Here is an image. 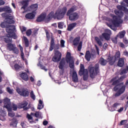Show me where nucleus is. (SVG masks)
I'll return each instance as SVG.
<instances>
[{
    "mask_svg": "<svg viewBox=\"0 0 128 128\" xmlns=\"http://www.w3.org/2000/svg\"><path fill=\"white\" fill-rule=\"evenodd\" d=\"M1 28H10V24H8L6 21V22H2L0 24Z\"/></svg>",
    "mask_w": 128,
    "mask_h": 128,
    "instance_id": "bb28decb",
    "label": "nucleus"
},
{
    "mask_svg": "<svg viewBox=\"0 0 128 128\" xmlns=\"http://www.w3.org/2000/svg\"><path fill=\"white\" fill-rule=\"evenodd\" d=\"M113 20H112V24L114 26H118L122 24V20L120 18H118L116 16L114 15L112 16Z\"/></svg>",
    "mask_w": 128,
    "mask_h": 128,
    "instance_id": "9d476101",
    "label": "nucleus"
},
{
    "mask_svg": "<svg viewBox=\"0 0 128 128\" xmlns=\"http://www.w3.org/2000/svg\"><path fill=\"white\" fill-rule=\"evenodd\" d=\"M26 34L27 36H30L32 34V30L29 29L26 32Z\"/></svg>",
    "mask_w": 128,
    "mask_h": 128,
    "instance_id": "8fccbe9b",
    "label": "nucleus"
},
{
    "mask_svg": "<svg viewBox=\"0 0 128 128\" xmlns=\"http://www.w3.org/2000/svg\"><path fill=\"white\" fill-rule=\"evenodd\" d=\"M100 62L101 66H104L106 65V64H108V61L104 60V58H101L100 60Z\"/></svg>",
    "mask_w": 128,
    "mask_h": 128,
    "instance_id": "473e14b6",
    "label": "nucleus"
},
{
    "mask_svg": "<svg viewBox=\"0 0 128 128\" xmlns=\"http://www.w3.org/2000/svg\"><path fill=\"white\" fill-rule=\"evenodd\" d=\"M76 6H72L69 10H68L66 16H70L72 12H76Z\"/></svg>",
    "mask_w": 128,
    "mask_h": 128,
    "instance_id": "c756f323",
    "label": "nucleus"
},
{
    "mask_svg": "<svg viewBox=\"0 0 128 128\" xmlns=\"http://www.w3.org/2000/svg\"><path fill=\"white\" fill-rule=\"evenodd\" d=\"M16 90L17 92L22 96H28L30 94V92H28V90L27 89L24 88L22 90H20V88H18Z\"/></svg>",
    "mask_w": 128,
    "mask_h": 128,
    "instance_id": "9b49d317",
    "label": "nucleus"
},
{
    "mask_svg": "<svg viewBox=\"0 0 128 128\" xmlns=\"http://www.w3.org/2000/svg\"><path fill=\"white\" fill-rule=\"evenodd\" d=\"M67 16H69L70 20H72V22H75V20H78V18H80L78 14L76 12L72 13L69 15Z\"/></svg>",
    "mask_w": 128,
    "mask_h": 128,
    "instance_id": "ddd939ff",
    "label": "nucleus"
},
{
    "mask_svg": "<svg viewBox=\"0 0 128 128\" xmlns=\"http://www.w3.org/2000/svg\"><path fill=\"white\" fill-rule=\"evenodd\" d=\"M42 124L44 126H48V122L47 120H44Z\"/></svg>",
    "mask_w": 128,
    "mask_h": 128,
    "instance_id": "774afa93",
    "label": "nucleus"
},
{
    "mask_svg": "<svg viewBox=\"0 0 128 128\" xmlns=\"http://www.w3.org/2000/svg\"><path fill=\"white\" fill-rule=\"evenodd\" d=\"M43 102L42 100H39V104L38 106V110H42L44 108V104H42Z\"/></svg>",
    "mask_w": 128,
    "mask_h": 128,
    "instance_id": "e433bc0d",
    "label": "nucleus"
},
{
    "mask_svg": "<svg viewBox=\"0 0 128 128\" xmlns=\"http://www.w3.org/2000/svg\"><path fill=\"white\" fill-rule=\"evenodd\" d=\"M26 118L29 120H32V116L30 114H27Z\"/></svg>",
    "mask_w": 128,
    "mask_h": 128,
    "instance_id": "680f3d73",
    "label": "nucleus"
},
{
    "mask_svg": "<svg viewBox=\"0 0 128 128\" xmlns=\"http://www.w3.org/2000/svg\"><path fill=\"white\" fill-rule=\"evenodd\" d=\"M94 46L96 48V51L97 52L98 56L100 55V49H99L98 47V46H96V44H95Z\"/></svg>",
    "mask_w": 128,
    "mask_h": 128,
    "instance_id": "6e6d98bb",
    "label": "nucleus"
},
{
    "mask_svg": "<svg viewBox=\"0 0 128 128\" xmlns=\"http://www.w3.org/2000/svg\"><path fill=\"white\" fill-rule=\"evenodd\" d=\"M30 8L31 10H33L32 12H36V10H38V4H35L30 6Z\"/></svg>",
    "mask_w": 128,
    "mask_h": 128,
    "instance_id": "2f4dec72",
    "label": "nucleus"
},
{
    "mask_svg": "<svg viewBox=\"0 0 128 128\" xmlns=\"http://www.w3.org/2000/svg\"><path fill=\"white\" fill-rule=\"evenodd\" d=\"M34 12H32V13H28L26 14L25 18L28 20H34L36 17V14H34Z\"/></svg>",
    "mask_w": 128,
    "mask_h": 128,
    "instance_id": "f3484780",
    "label": "nucleus"
},
{
    "mask_svg": "<svg viewBox=\"0 0 128 128\" xmlns=\"http://www.w3.org/2000/svg\"><path fill=\"white\" fill-rule=\"evenodd\" d=\"M64 22H60L58 23V28L60 29L64 28Z\"/></svg>",
    "mask_w": 128,
    "mask_h": 128,
    "instance_id": "37998d69",
    "label": "nucleus"
},
{
    "mask_svg": "<svg viewBox=\"0 0 128 128\" xmlns=\"http://www.w3.org/2000/svg\"><path fill=\"white\" fill-rule=\"evenodd\" d=\"M120 104L118 103V102H116L114 103L113 106H112V108H117Z\"/></svg>",
    "mask_w": 128,
    "mask_h": 128,
    "instance_id": "864d4df0",
    "label": "nucleus"
},
{
    "mask_svg": "<svg viewBox=\"0 0 128 128\" xmlns=\"http://www.w3.org/2000/svg\"><path fill=\"white\" fill-rule=\"evenodd\" d=\"M28 104V102L26 101H24L20 104V106L21 108H23L24 110H28L29 108H26V106Z\"/></svg>",
    "mask_w": 128,
    "mask_h": 128,
    "instance_id": "b1692460",
    "label": "nucleus"
},
{
    "mask_svg": "<svg viewBox=\"0 0 128 128\" xmlns=\"http://www.w3.org/2000/svg\"><path fill=\"white\" fill-rule=\"evenodd\" d=\"M4 40L6 44H10V42H12V40L10 36H4Z\"/></svg>",
    "mask_w": 128,
    "mask_h": 128,
    "instance_id": "c85d7f7f",
    "label": "nucleus"
},
{
    "mask_svg": "<svg viewBox=\"0 0 128 128\" xmlns=\"http://www.w3.org/2000/svg\"><path fill=\"white\" fill-rule=\"evenodd\" d=\"M113 56L116 60H118L120 58V50L117 51L115 53L114 56Z\"/></svg>",
    "mask_w": 128,
    "mask_h": 128,
    "instance_id": "72a5a7b5",
    "label": "nucleus"
},
{
    "mask_svg": "<svg viewBox=\"0 0 128 128\" xmlns=\"http://www.w3.org/2000/svg\"><path fill=\"white\" fill-rule=\"evenodd\" d=\"M126 34V31L122 30L116 36L117 38H124V35Z\"/></svg>",
    "mask_w": 128,
    "mask_h": 128,
    "instance_id": "7c9ffc66",
    "label": "nucleus"
},
{
    "mask_svg": "<svg viewBox=\"0 0 128 128\" xmlns=\"http://www.w3.org/2000/svg\"><path fill=\"white\" fill-rule=\"evenodd\" d=\"M108 46V44L104 43L103 45V48L104 50H106Z\"/></svg>",
    "mask_w": 128,
    "mask_h": 128,
    "instance_id": "69168bd1",
    "label": "nucleus"
},
{
    "mask_svg": "<svg viewBox=\"0 0 128 128\" xmlns=\"http://www.w3.org/2000/svg\"><path fill=\"white\" fill-rule=\"evenodd\" d=\"M1 16L2 18H5L6 20L10 16V15H8L6 12L2 13Z\"/></svg>",
    "mask_w": 128,
    "mask_h": 128,
    "instance_id": "a19ab883",
    "label": "nucleus"
},
{
    "mask_svg": "<svg viewBox=\"0 0 128 128\" xmlns=\"http://www.w3.org/2000/svg\"><path fill=\"white\" fill-rule=\"evenodd\" d=\"M92 58V55H90V50H87L86 52L85 58L87 62H90Z\"/></svg>",
    "mask_w": 128,
    "mask_h": 128,
    "instance_id": "cd10ccee",
    "label": "nucleus"
},
{
    "mask_svg": "<svg viewBox=\"0 0 128 128\" xmlns=\"http://www.w3.org/2000/svg\"><path fill=\"white\" fill-rule=\"evenodd\" d=\"M116 8L118 10H122V8H124V6H122L120 5H118L116 6Z\"/></svg>",
    "mask_w": 128,
    "mask_h": 128,
    "instance_id": "13d9d810",
    "label": "nucleus"
},
{
    "mask_svg": "<svg viewBox=\"0 0 128 128\" xmlns=\"http://www.w3.org/2000/svg\"><path fill=\"white\" fill-rule=\"evenodd\" d=\"M45 32L46 34V38L48 39V40H50V32L48 30H45Z\"/></svg>",
    "mask_w": 128,
    "mask_h": 128,
    "instance_id": "c03bdc74",
    "label": "nucleus"
},
{
    "mask_svg": "<svg viewBox=\"0 0 128 128\" xmlns=\"http://www.w3.org/2000/svg\"><path fill=\"white\" fill-rule=\"evenodd\" d=\"M117 66L119 68H122L124 66V58H121L118 60Z\"/></svg>",
    "mask_w": 128,
    "mask_h": 128,
    "instance_id": "dca6fc26",
    "label": "nucleus"
},
{
    "mask_svg": "<svg viewBox=\"0 0 128 128\" xmlns=\"http://www.w3.org/2000/svg\"><path fill=\"white\" fill-rule=\"evenodd\" d=\"M12 108H13V110H18V106H16V104H14Z\"/></svg>",
    "mask_w": 128,
    "mask_h": 128,
    "instance_id": "052dcab7",
    "label": "nucleus"
},
{
    "mask_svg": "<svg viewBox=\"0 0 128 128\" xmlns=\"http://www.w3.org/2000/svg\"><path fill=\"white\" fill-rule=\"evenodd\" d=\"M6 22L8 24H14V16H10L6 19Z\"/></svg>",
    "mask_w": 128,
    "mask_h": 128,
    "instance_id": "393cba45",
    "label": "nucleus"
},
{
    "mask_svg": "<svg viewBox=\"0 0 128 128\" xmlns=\"http://www.w3.org/2000/svg\"><path fill=\"white\" fill-rule=\"evenodd\" d=\"M88 70L90 78H94L96 76L98 75V74H100V65L96 64L94 67L92 66H89Z\"/></svg>",
    "mask_w": 128,
    "mask_h": 128,
    "instance_id": "20e7f679",
    "label": "nucleus"
},
{
    "mask_svg": "<svg viewBox=\"0 0 128 128\" xmlns=\"http://www.w3.org/2000/svg\"><path fill=\"white\" fill-rule=\"evenodd\" d=\"M24 46L26 48H28V46H30V42H28V38L24 36Z\"/></svg>",
    "mask_w": 128,
    "mask_h": 128,
    "instance_id": "c9c22d12",
    "label": "nucleus"
},
{
    "mask_svg": "<svg viewBox=\"0 0 128 128\" xmlns=\"http://www.w3.org/2000/svg\"><path fill=\"white\" fill-rule=\"evenodd\" d=\"M62 52L58 50H56L54 52V56L52 58V62H58L62 60Z\"/></svg>",
    "mask_w": 128,
    "mask_h": 128,
    "instance_id": "1a4fd4ad",
    "label": "nucleus"
},
{
    "mask_svg": "<svg viewBox=\"0 0 128 128\" xmlns=\"http://www.w3.org/2000/svg\"><path fill=\"white\" fill-rule=\"evenodd\" d=\"M128 69L124 68L120 73V74H126L128 72Z\"/></svg>",
    "mask_w": 128,
    "mask_h": 128,
    "instance_id": "5fc2aeb1",
    "label": "nucleus"
},
{
    "mask_svg": "<svg viewBox=\"0 0 128 128\" xmlns=\"http://www.w3.org/2000/svg\"><path fill=\"white\" fill-rule=\"evenodd\" d=\"M12 50L13 52H14V54H18V49L16 46H15Z\"/></svg>",
    "mask_w": 128,
    "mask_h": 128,
    "instance_id": "49530a36",
    "label": "nucleus"
},
{
    "mask_svg": "<svg viewBox=\"0 0 128 128\" xmlns=\"http://www.w3.org/2000/svg\"><path fill=\"white\" fill-rule=\"evenodd\" d=\"M30 97L33 100H36V95H34V91H31L30 93Z\"/></svg>",
    "mask_w": 128,
    "mask_h": 128,
    "instance_id": "79ce46f5",
    "label": "nucleus"
},
{
    "mask_svg": "<svg viewBox=\"0 0 128 128\" xmlns=\"http://www.w3.org/2000/svg\"><path fill=\"white\" fill-rule=\"evenodd\" d=\"M123 42H124L125 44H128V40L126 39V38H123Z\"/></svg>",
    "mask_w": 128,
    "mask_h": 128,
    "instance_id": "bf43d9fd",
    "label": "nucleus"
},
{
    "mask_svg": "<svg viewBox=\"0 0 128 128\" xmlns=\"http://www.w3.org/2000/svg\"><path fill=\"white\" fill-rule=\"evenodd\" d=\"M64 15L62 14L60 10H57L56 13L54 12H51L46 16V22H48L52 18H57V20H62Z\"/></svg>",
    "mask_w": 128,
    "mask_h": 128,
    "instance_id": "7ed1b4c3",
    "label": "nucleus"
},
{
    "mask_svg": "<svg viewBox=\"0 0 128 128\" xmlns=\"http://www.w3.org/2000/svg\"><path fill=\"white\" fill-rule=\"evenodd\" d=\"M66 62L67 64H68L70 68H74V57L72 56L70 52H67L65 58H62L60 61L58 66L60 70H64Z\"/></svg>",
    "mask_w": 128,
    "mask_h": 128,
    "instance_id": "f03ea898",
    "label": "nucleus"
},
{
    "mask_svg": "<svg viewBox=\"0 0 128 128\" xmlns=\"http://www.w3.org/2000/svg\"><path fill=\"white\" fill-rule=\"evenodd\" d=\"M124 12L126 14L128 15V8H126V7H124Z\"/></svg>",
    "mask_w": 128,
    "mask_h": 128,
    "instance_id": "0e129e2a",
    "label": "nucleus"
},
{
    "mask_svg": "<svg viewBox=\"0 0 128 128\" xmlns=\"http://www.w3.org/2000/svg\"><path fill=\"white\" fill-rule=\"evenodd\" d=\"M72 80V82H78V74H76V71L73 72Z\"/></svg>",
    "mask_w": 128,
    "mask_h": 128,
    "instance_id": "6ab92c4d",
    "label": "nucleus"
},
{
    "mask_svg": "<svg viewBox=\"0 0 128 128\" xmlns=\"http://www.w3.org/2000/svg\"><path fill=\"white\" fill-rule=\"evenodd\" d=\"M6 32H8L6 36H10L14 34V32H16V26H14V25H10L9 28L6 29Z\"/></svg>",
    "mask_w": 128,
    "mask_h": 128,
    "instance_id": "f8f14e48",
    "label": "nucleus"
},
{
    "mask_svg": "<svg viewBox=\"0 0 128 128\" xmlns=\"http://www.w3.org/2000/svg\"><path fill=\"white\" fill-rule=\"evenodd\" d=\"M76 24H77L76 22L70 24L68 26L67 30H68V32H72V30H74V28L76 26Z\"/></svg>",
    "mask_w": 128,
    "mask_h": 128,
    "instance_id": "4be33fe9",
    "label": "nucleus"
},
{
    "mask_svg": "<svg viewBox=\"0 0 128 128\" xmlns=\"http://www.w3.org/2000/svg\"><path fill=\"white\" fill-rule=\"evenodd\" d=\"M20 76L21 77L22 80H25V82H28V76L26 72H22L20 74Z\"/></svg>",
    "mask_w": 128,
    "mask_h": 128,
    "instance_id": "a211bd4d",
    "label": "nucleus"
},
{
    "mask_svg": "<svg viewBox=\"0 0 128 128\" xmlns=\"http://www.w3.org/2000/svg\"><path fill=\"white\" fill-rule=\"evenodd\" d=\"M128 122V120H122L120 122V126H124Z\"/></svg>",
    "mask_w": 128,
    "mask_h": 128,
    "instance_id": "de8ad7c7",
    "label": "nucleus"
},
{
    "mask_svg": "<svg viewBox=\"0 0 128 128\" xmlns=\"http://www.w3.org/2000/svg\"><path fill=\"white\" fill-rule=\"evenodd\" d=\"M112 42H114V44H118V36L112 38Z\"/></svg>",
    "mask_w": 128,
    "mask_h": 128,
    "instance_id": "09e8293b",
    "label": "nucleus"
},
{
    "mask_svg": "<svg viewBox=\"0 0 128 128\" xmlns=\"http://www.w3.org/2000/svg\"><path fill=\"white\" fill-rule=\"evenodd\" d=\"M114 14H115L116 16H118V18H122V16H124V12L120 10L116 9L114 10Z\"/></svg>",
    "mask_w": 128,
    "mask_h": 128,
    "instance_id": "412c9836",
    "label": "nucleus"
},
{
    "mask_svg": "<svg viewBox=\"0 0 128 128\" xmlns=\"http://www.w3.org/2000/svg\"><path fill=\"white\" fill-rule=\"evenodd\" d=\"M107 60H108L109 64L110 66H114V62H116L117 60L116 59L114 58V57L113 56H109Z\"/></svg>",
    "mask_w": 128,
    "mask_h": 128,
    "instance_id": "2eb2a0df",
    "label": "nucleus"
},
{
    "mask_svg": "<svg viewBox=\"0 0 128 128\" xmlns=\"http://www.w3.org/2000/svg\"><path fill=\"white\" fill-rule=\"evenodd\" d=\"M10 38H14V40H16L18 38V35L16 34V32L13 33L11 36H10Z\"/></svg>",
    "mask_w": 128,
    "mask_h": 128,
    "instance_id": "a18cd8bd",
    "label": "nucleus"
},
{
    "mask_svg": "<svg viewBox=\"0 0 128 128\" xmlns=\"http://www.w3.org/2000/svg\"><path fill=\"white\" fill-rule=\"evenodd\" d=\"M20 30L22 32H24L26 31V28L22 26L21 28H20Z\"/></svg>",
    "mask_w": 128,
    "mask_h": 128,
    "instance_id": "4d7b16f0",
    "label": "nucleus"
},
{
    "mask_svg": "<svg viewBox=\"0 0 128 128\" xmlns=\"http://www.w3.org/2000/svg\"><path fill=\"white\" fill-rule=\"evenodd\" d=\"M6 4V2L2 0H0V6H4Z\"/></svg>",
    "mask_w": 128,
    "mask_h": 128,
    "instance_id": "338daca9",
    "label": "nucleus"
},
{
    "mask_svg": "<svg viewBox=\"0 0 128 128\" xmlns=\"http://www.w3.org/2000/svg\"><path fill=\"white\" fill-rule=\"evenodd\" d=\"M99 38H100L98 36H96L94 38L95 42H96L99 46H102V40L103 41L104 39L106 40H110V36L108 33L104 32L101 36H99Z\"/></svg>",
    "mask_w": 128,
    "mask_h": 128,
    "instance_id": "39448f33",
    "label": "nucleus"
},
{
    "mask_svg": "<svg viewBox=\"0 0 128 128\" xmlns=\"http://www.w3.org/2000/svg\"><path fill=\"white\" fill-rule=\"evenodd\" d=\"M34 116H36V118H42V114L40 112H36L34 114Z\"/></svg>",
    "mask_w": 128,
    "mask_h": 128,
    "instance_id": "ea45409f",
    "label": "nucleus"
},
{
    "mask_svg": "<svg viewBox=\"0 0 128 128\" xmlns=\"http://www.w3.org/2000/svg\"><path fill=\"white\" fill-rule=\"evenodd\" d=\"M126 78V75L121 76L118 79V76H116L110 80V82H112V86H115L114 88V92H117L115 94L116 98L120 96L121 94H122L124 92H126V86L124 85V80Z\"/></svg>",
    "mask_w": 128,
    "mask_h": 128,
    "instance_id": "f257e3e1",
    "label": "nucleus"
},
{
    "mask_svg": "<svg viewBox=\"0 0 128 128\" xmlns=\"http://www.w3.org/2000/svg\"><path fill=\"white\" fill-rule=\"evenodd\" d=\"M46 15L42 14L37 18L36 20L38 22H44V20H45L46 22H48L46 21Z\"/></svg>",
    "mask_w": 128,
    "mask_h": 128,
    "instance_id": "4468645a",
    "label": "nucleus"
},
{
    "mask_svg": "<svg viewBox=\"0 0 128 128\" xmlns=\"http://www.w3.org/2000/svg\"><path fill=\"white\" fill-rule=\"evenodd\" d=\"M14 68L16 70H18L21 67L18 65V64H15L14 65Z\"/></svg>",
    "mask_w": 128,
    "mask_h": 128,
    "instance_id": "3c124183",
    "label": "nucleus"
},
{
    "mask_svg": "<svg viewBox=\"0 0 128 128\" xmlns=\"http://www.w3.org/2000/svg\"><path fill=\"white\" fill-rule=\"evenodd\" d=\"M60 42V48H64V40H62Z\"/></svg>",
    "mask_w": 128,
    "mask_h": 128,
    "instance_id": "603ef678",
    "label": "nucleus"
},
{
    "mask_svg": "<svg viewBox=\"0 0 128 128\" xmlns=\"http://www.w3.org/2000/svg\"><path fill=\"white\" fill-rule=\"evenodd\" d=\"M16 46L12 44V43H10V44H7L6 45V47L7 48H8V50L10 51H12V50H14V48Z\"/></svg>",
    "mask_w": 128,
    "mask_h": 128,
    "instance_id": "f704fd0d",
    "label": "nucleus"
},
{
    "mask_svg": "<svg viewBox=\"0 0 128 128\" xmlns=\"http://www.w3.org/2000/svg\"><path fill=\"white\" fill-rule=\"evenodd\" d=\"M80 76H83L84 80H88V70L84 69V65L80 64V69L79 70Z\"/></svg>",
    "mask_w": 128,
    "mask_h": 128,
    "instance_id": "0eeeda50",
    "label": "nucleus"
},
{
    "mask_svg": "<svg viewBox=\"0 0 128 128\" xmlns=\"http://www.w3.org/2000/svg\"><path fill=\"white\" fill-rule=\"evenodd\" d=\"M4 108H7L8 112H9L8 113V116H10V118H14V116H15V114L13 112H12V108L10 107L12 104H10V100L8 98L4 99Z\"/></svg>",
    "mask_w": 128,
    "mask_h": 128,
    "instance_id": "423d86ee",
    "label": "nucleus"
},
{
    "mask_svg": "<svg viewBox=\"0 0 128 128\" xmlns=\"http://www.w3.org/2000/svg\"><path fill=\"white\" fill-rule=\"evenodd\" d=\"M0 114L2 118L6 116V112L2 110V109H0Z\"/></svg>",
    "mask_w": 128,
    "mask_h": 128,
    "instance_id": "58836bf2",
    "label": "nucleus"
},
{
    "mask_svg": "<svg viewBox=\"0 0 128 128\" xmlns=\"http://www.w3.org/2000/svg\"><path fill=\"white\" fill-rule=\"evenodd\" d=\"M68 10V9L66 8V7L64 6L63 7L60 11H59L60 12H62V14L64 16V14H66V12Z\"/></svg>",
    "mask_w": 128,
    "mask_h": 128,
    "instance_id": "4c0bfd02",
    "label": "nucleus"
},
{
    "mask_svg": "<svg viewBox=\"0 0 128 128\" xmlns=\"http://www.w3.org/2000/svg\"><path fill=\"white\" fill-rule=\"evenodd\" d=\"M54 38L53 37L51 38V40L50 42V47L49 48L50 52H52L54 48Z\"/></svg>",
    "mask_w": 128,
    "mask_h": 128,
    "instance_id": "5701e85b",
    "label": "nucleus"
},
{
    "mask_svg": "<svg viewBox=\"0 0 128 128\" xmlns=\"http://www.w3.org/2000/svg\"><path fill=\"white\" fill-rule=\"evenodd\" d=\"M6 90H7V92H8L9 94H12V89H10V87H8L6 88Z\"/></svg>",
    "mask_w": 128,
    "mask_h": 128,
    "instance_id": "e2e57ef3",
    "label": "nucleus"
},
{
    "mask_svg": "<svg viewBox=\"0 0 128 128\" xmlns=\"http://www.w3.org/2000/svg\"><path fill=\"white\" fill-rule=\"evenodd\" d=\"M3 12H5L6 14H12V10L10 6H6L3 7Z\"/></svg>",
    "mask_w": 128,
    "mask_h": 128,
    "instance_id": "a878e982",
    "label": "nucleus"
},
{
    "mask_svg": "<svg viewBox=\"0 0 128 128\" xmlns=\"http://www.w3.org/2000/svg\"><path fill=\"white\" fill-rule=\"evenodd\" d=\"M28 2H30V0H25L22 2V5L23 6L21 8V10H26V8L28 6Z\"/></svg>",
    "mask_w": 128,
    "mask_h": 128,
    "instance_id": "aec40b11",
    "label": "nucleus"
},
{
    "mask_svg": "<svg viewBox=\"0 0 128 128\" xmlns=\"http://www.w3.org/2000/svg\"><path fill=\"white\" fill-rule=\"evenodd\" d=\"M80 41V37H76L73 40L74 46H76L78 44V52H80V50H82V42Z\"/></svg>",
    "mask_w": 128,
    "mask_h": 128,
    "instance_id": "6e6552de",
    "label": "nucleus"
}]
</instances>
